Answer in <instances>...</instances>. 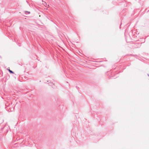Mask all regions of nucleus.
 I'll list each match as a JSON object with an SVG mask.
<instances>
[{
	"label": "nucleus",
	"mask_w": 149,
	"mask_h": 149,
	"mask_svg": "<svg viewBox=\"0 0 149 149\" xmlns=\"http://www.w3.org/2000/svg\"><path fill=\"white\" fill-rule=\"evenodd\" d=\"M8 70L9 71V72L10 73H12V74H14V72H13L12 71L10 70V69H8Z\"/></svg>",
	"instance_id": "f03ea898"
},
{
	"label": "nucleus",
	"mask_w": 149,
	"mask_h": 149,
	"mask_svg": "<svg viewBox=\"0 0 149 149\" xmlns=\"http://www.w3.org/2000/svg\"><path fill=\"white\" fill-rule=\"evenodd\" d=\"M26 12L28 13H30V12H28V11H26Z\"/></svg>",
	"instance_id": "20e7f679"
},
{
	"label": "nucleus",
	"mask_w": 149,
	"mask_h": 149,
	"mask_svg": "<svg viewBox=\"0 0 149 149\" xmlns=\"http://www.w3.org/2000/svg\"><path fill=\"white\" fill-rule=\"evenodd\" d=\"M146 11V12L148 13L149 11V7L146 8L145 10V11Z\"/></svg>",
	"instance_id": "f257e3e1"
},
{
	"label": "nucleus",
	"mask_w": 149,
	"mask_h": 149,
	"mask_svg": "<svg viewBox=\"0 0 149 149\" xmlns=\"http://www.w3.org/2000/svg\"><path fill=\"white\" fill-rule=\"evenodd\" d=\"M148 76H149V74H148Z\"/></svg>",
	"instance_id": "39448f33"
},
{
	"label": "nucleus",
	"mask_w": 149,
	"mask_h": 149,
	"mask_svg": "<svg viewBox=\"0 0 149 149\" xmlns=\"http://www.w3.org/2000/svg\"><path fill=\"white\" fill-rule=\"evenodd\" d=\"M54 84H53L52 82V83H50L49 84V85H50V86H54Z\"/></svg>",
	"instance_id": "7ed1b4c3"
}]
</instances>
